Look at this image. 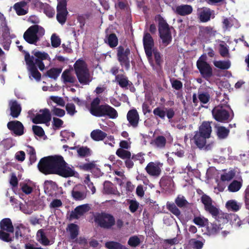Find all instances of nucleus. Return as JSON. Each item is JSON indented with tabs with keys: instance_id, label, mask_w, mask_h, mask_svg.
Masks as SVG:
<instances>
[{
	"instance_id": "obj_1",
	"label": "nucleus",
	"mask_w": 249,
	"mask_h": 249,
	"mask_svg": "<svg viewBox=\"0 0 249 249\" xmlns=\"http://www.w3.org/2000/svg\"><path fill=\"white\" fill-rule=\"evenodd\" d=\"M212 122L203 121L195 132L193 140L196 145L200 149L203 148L206 144V140L211 137L212 132Z\"/></svg>"
},
{
	"instance_id": "obj_2",
	"label": "nucleus",
	"mask_w": 249,
	"mask_h": 249,
	"mask_svg": "<svg viewBox=\"0 0 249 249\" xmlns=\"http://www.w3.org/2000/svg\"><path fill=\"white\" fill-rule=\"evenodd\" d=\"M60 155L49 156L41 158L37 164L38 170L44 175L54 174Z\"/></svg>"
},
{
	"instance_id": "obj_3",
	"label": "nucleus",
	"mask_w": 249,
	"mask_h": 249,
	"mask_svg": "<svg viewBox=\"0 0 249 249\" xmlns=\"http://www.w3.org/2000/svg\"><path fill=\"white\" fill-rule=\"evenodd\" d=\"M75 74L79 82L83 85H89L92 80L86 62L81 59L77 60L73 65Z\"/></svg>"
},
{
	"instance_id": "obj_4",
	"label": "nucleus",
	"mask_w": 249,
	"mask_h": 249,
	"mask_svg": "<svg viewBox=\"0 0 249 249\" xmlns=\"http://www.w3.org/2000/svg\"><path fill=\"white\" fill-rule=\"evenodd\" d=\"M200 199L206 212L218 221L224 223L226 221L225 213H222L218 208L213 204V200L209 196L203 194L201 196Z\"/></svg>"
},
{
	"instance_id": "obj_5",
	"label": "nucleus",
	"mask_w": 249,
	"mask_h": 249,
	"mask_svg": "<svg viewBox=\"0 0 249 249\" xmlns=\"http://www.w3.org/2000/svg\"><path fill=\"white\" fill-rule=\"evenodd\" d=\"M45 33L44 29L38 25H34L28 28L23 35V38L30 44L36 45Z\"/></svg>"
},
{
	"instance_id": "obj_6",
	"label": "nucleus",
	"mask_w": 249,
	"mask_h": 249,
	"mask_svg": "<svg viewBox=\"0 0 249 249\" xmlns=\"http://www.w3.org/2000/svg\"><path fill=\"white\" fill-rule=\"evenodd\" d=\"M226 107H230L229 106L220 104L213 107L212 111L213 118L218 122L226 123L230 122L233 117V113L231 116L230 112Z\"/></svg>"
},
{
	"instance_id": "obj_7",
	"label": "nucleus",
	"mask_w": 249,
	"mask_h": 249,
	"mask_svg": "<svg viewBox=\"0 0 249 249\" xmlns=\"http://www.w3.org/2000/svg\"><path fill=\"white\" fill-rule=\"evenodd\" d=\"M159 36L161 39L162 45L164 47L171 43L172 36L169 25L161 17L159 19Z\"/></svg>"
},
{
	"instance_id": "obj_8",
	"label": "nucleus",
	"mask_w": 249,
	"mask_h": 249,
	"mask_svg": "<svg viewBox=\"0 0 249 249\" xmlns=\"http://www.w3.org/2000/svg\"><path fill=\"white\" fill-rule=\"evenodd\" d=\"M94 221L100 227L105 229H110L115 224L114 217L105 212L98 213L94 217Z\"/></svg>"
},
{
	"instance_id": "obj_9",
	"label": "nucleus",
	"mask_w": 249,
	"mask_h": 249,
	"mask_svg": "<svg viewBox=\"0 0 249 249\" xmlns=\"http://www.w3.org/2000/svg\"><path fill=\"white\" fill-rule=\"evenodd\" d=\"M206 54H202L196 61V67L202 77L208 80L213 75V69L210 65L206 62Z\"/></svg>"
},
{
	"instance_id": "obj_10",
	"label": "nucleus",
	"mask_w": 249,
	"mask_h": 249,
	"mask_svg": "<svg viewBox=\"0 0 249 249\" xmlns=\"http://www.w3.org/2000/svg\"><path fill=\"white\" fill-rule=\"evenodd\" d=\"M75 173V171L69 167L63 157L60 156L54 174L64 178H69L74 176Z\"/></svg>"
},
{
	"instance_id": "obj_11",
	"label": "nucleus",
	"mask_w": 249,
	"mask_h": 249,
	"mask_svg": "<svg viewBox=\"0 0 249 249\" xmlns=\"http://www.w3.org/2000/svg\"><path fill=\"white\" fill-rule=\"evenodd\" d=\"M130 54V50L129 48L126 49L123 46L120 45L117 48V57L120 65L124 67L127 71L130 69V59L129 55Z\"/></svg>"
},
{
	"instance_id": "obj_12",
	"label": "nucleus",
	"mask_w": 249,
	"mask_h": 249,
	"mask_svg": "<svg viewBox=\"0 0 249 249\" xmlns=\"http://www.w3.org/2000/svg\"><path fill=\"white\" fill-rule=\"evenodd\" d=\"M147 59L153 70L157 73L160 72L162 69L163 60L161 53L157 49H154L150 59L149 58Z\"/></svg>"
},
{
	"instance_id": "obj_13",
	"label": "nucleus",
	"mask_w": 249,
	"mask_h": 249,
	"mask_svg": "<svg viewBox=\"0 0 249 249\" xmlns=\"http://www.w3.org/2000/svg\"><path fill=\"white\" fill-rule=\"evenodd\" d=\"M25 61L27 65L28 69L31 75L37 81H40L41 74L37 70L34 62V57L31 56L29 53H26L24 56Z\"/></svg>"
},
{
	"instance_id": "obj_14",
	"label": "nucleus",
	"mask_w": 249,
	"mask_h": 249,
	"mask_svg": "<svg viewBox=\"0 0 249 249\" xmlns=\"http://www.w3.org/2000/svg\"><path fill=\"white\" fill-rule=\"evenodd\" d=\"M101 99L96 97L91 101L89 108L90 113L96 117H103L105 104L100 105Z\"/></svg>"
},
{
	"instance_id": "obj_15",
	"label": "nucleus",
	"mask_w": 249,
	"mask_h": 249,
	"mask_svg": "<svg viewBox=\"0 0 249 249\" xmlns=\"http://www.w3.org/2000/svg\"><path fill=\"white\" fill-rule=\"evenodd\" d=\"M40 114H37L33 118L32 122L35 124H45L47 126L50 125V122L52 119V116L50 110L48 108H44L39 110Z\"/></svg>"
},
{
	"instance_id": "obj_16",
	"label": "nucleus",
	"mask_w": 249,
	"mask_h": 249,
	"mask_svg": "<svg viewBox=\"0 0 249 249\" xmlns=\"http://www.w3.org/2000/svg\"><path fill=\"white\" fill-rule=\"evenodd\" d=\"M143 45L147 58L150 59L154 50V42L151 35L148 33H144L142 38Z\"/></svg>"
},
{
	"instance_id": "obj_17",
	"label": "nucleus",
	"mask_w": 249,
	"mask_h": 249,
	"mask_svg": "<svg viewBox=\"0 0 249 249\" xmlns=\"http://www.w3.org/2000/svg\"><path fill=\"white\" fill-rule=\"evenodd\" d=\"M162 163L160 162H149L145 168L146 173L151 177H159L161 173V167Z\"/></svg>"
},
{
	"instance_id": "obj_18",
	"label": "nucleus",
	"mask_w": 249,
	"mask_h": 249,
	"mask_svg": "<svg viewBox=\"0 0 249 249\" xmlns=\"http://www.w3.org/2000/svg\"><path fill=\"white\" fill-rule=\"evenodd\" d=\"M36 57L34 59L35 65L36 64L40 71H43L45 69V65L43 62V60H48L51 61L49 55L45 52H41L40 51H33L32 53Z\"/></svg>"
},
{
	"instance_id": "obj_19",
	"label": "nucleus",
	"mask_w": 249,
	"mask_h": 249,
	"mask_svg": "<svg viewBox=\"0 0 249 249\" xmlns=\"http://www.w3.org/2000/svg\"><path fill=\"white\" fill-rule=\"evenodd\" d=\"M9 130L17 136H21L24 134V126L19 121L15 120L9 122L7 124Z\"/></svg>"
},
{
	"instance_id": "obj_20",
	"label": "nucleus",
	"mask_w": 249,
	"mask_h": 249,
	"mask_svg": "<svg viewBox=\"0 0 249 249\" xmlns=\"http://www.w3.org/2000/svg\"><path fill=\"white\" fill-rule=\"evenodd\" d=\"M126 118L130 126L134 128H136L138 126L140 116L136 109L129 110L127 113Z\"/></svg>"
},
{
	"instance_id": "obj_21",
	"label": "nucleus",
	"mask_w": 249,
	"mask_h": 249,
	"mask_svg": "<svg viewBox=\"0 0 249 249\" xmlns=\"http://www.w3.org/2000/svg\"><path fill=\"white\" fill-rule=\"evenodd\" d=\"M10 115L14 118H18L21 111V107L17 100H11L9 101Z\"/></svg>"
},
{
	"instance_id": "obj_22",
	"label": "nucleus",
	"mask_w": 249,
	"mask_h": 249,
	"mask_svg": "<svg viewBox=\"0 0 249 249\" xmlns=\"http://www.w3.org/2000/svg\"><path fill=\"white\" fill-rule=\"evenodd\" d=\"M197 11L198 17L201 22H207L210 20L213 11L210 8L203 7L202 8L198 9Z\"/></svg>"
},
{
	"instance_id": "obj_23",
	"label": "nucleus",
	"mask_w": 249,
	"mask_h": 249,
	"mask_svg": "<svg viewBox=\"0 0 249 249\" xmlns=\"http://www.w3.org/2000/svg\"><path fill=\"white\" fill-rule=\"evenodd\" d=\"M115 81L122 88H127L128 86L132 85L128 77L124 74H118L115 76Z\"/></svg>"
},
{
	"instance_id": "obj_24",
	"label": "nucleus",
	"mask_w": 249,
	"mask_h": 249,
	"mask_svg": "<svg viewBox=\"0 0 249 249\" xmlns=\"http://www.w3.org/2000/svg\"><path fill=\"white\" fill-rule=\"evenodd\" d=\"M193 12V7L190 5L182 4L176 7L175 12L177 14L185 16L191 14Z\"/></svg>"
},
{
	"instance_id": "obj_25",
	"label": "nucleus",
	"mask_w": 249,
	"mask_h": 249,
	"mask_svg": "<svg viewBox=\"0 0 249 249\" xmlns=\"http://www.w3.org/2000/svg\"><path fill=\"white\" fill-rule=\"evenodd\" d=\"M216 135L219 140L226 139L230 134V129L224 126H215Z\"/></svg>"
},
{
	"instance_id": "obj_26",
	"label": "nucleus",
	"mask_w": 249,
	"mask_h": 249,
	"mask_svg": "<svg viewBox=\"0 0 249 249\" xmlns=\"http://www.w3.org/2000/svg\"><path fill=\"white\" fill-rule=\"evenodd\" d=\"M118 116V113L117 110L109 105L105 104L103 117L114 119L117 118Z\"/></svg>"
},
{
	"instance_id": "obj_27",
	"label": "nucleus",
	"mask_w": 249,
	"mask_h": 249,
	"mask_svg": "<svg viewBox=\"0 0 249 249\" xmlns=\"http://www.w3.org/2000/svg\"><path fill=\"white\" fill-rule=\"evenodd\" d=\"M0 230L11 232L14 231V227L13 225L11 220L9 218H5L0 221Z\"/></svg>"
},
{
	"instance_id": "obj_28",
	"label": "nucleus",
	"mask_w": 249,
	"mask_h": 249,
	"mask_svg": "<svg viewBox=\"0 0 249 249\" xmlns=\"http://www.w3.org/2000/svg\"><path fill=\"white\" fill-rule=\"evenodd\" d=\"M36 240L43 246H47L50 244V241L47 237L44 232V230L42 229L37 231L36 233Z\"/></svg>"
},
{
	"instance_id": "obj_29",
	"label": "nucleus",
	"mask_w": 249,
	"mask_h": 249,
	"mask_svg": "<svg viewBox=\"0 0 249 249\" xmlns=\"http://www.w3.org/2000/svg\"><path fill=\"white\" fill-rule=\"evenodd\" d=\"M26 5L27 2L24 1H20L14 4L13 7L18 15L23 16L27 13L28 10L23 8Z\"/></svg>"
},
{
	"instance_id": "obj_30",
	"label": "nucleus",
	"mask_w": 249,
	"mask_h": 249,
	"mask_svg": "<svg viewBox=\"0 0 249 249\" xmlns=\"http://www.w3.org/2000/svg\"><path fill=\"white\" fill-rule=\"evenodd\" d=\"M63 82L66 83L74 84L76 80L73 75L71 74V70L66 69L62 73L61 75Z\"/></svg>"
},
{
	"instance_id": "obj_31",
	"label": "nucleus",
	"mask_w": 249,
	"mask_h": 249,
	"mask_svg": "<svg viewBox=\"0 0 249 249\" xmlns=\"http://www.w3.org/2000/svg\"><path fill=\"white\" fill-rule=\"evenodd\" d=\"M105 42L107 43L110 48H114L116 47L118 44V39L115 34L112 33L106 36V38L105 39Z\"/></svg>"
},
{
	"instance_id": "obj_32",
	"label": "nucleus",
	"mask_w": 249,
	"mask_h": 249,
	"mask_svg": "<svg viewBox=\"0 0 249 249\" xmlns=\"http://www.w3.org/2000/svg\"><path fill=\"white\" fill-rule=\"evenodd\" d=\"M107 136V134L100 129L93 130L90 133L91 138L95 141L103 140Z\"/></svg>"
},
{
	"instance_id": "obj_33",
	"label": "nucleus",
	"mask_w": 249,
	"mask_h": 249,
	"mask_svg": "<svg viewBox=\"0 0 249 249\" xmlns=\"http://www.w3.org/2000/svg\"><path fill=\"white\" fill-rule=\"evenodd\" d=\"M167 141L163 136H158L154 140L153 145L158 148L163 149L165 147Z\"/></svg>"
},
{
	"instance_id": "obj_34",
	"label": "nucleus",
	"mask_w": 249,
	"mask_h": 249,
	"mask_svg": "<svg viewBox=\"0 0 249 249\" xmlns=\"http://www.w3.org/2000/svg\"><path fill=\"white\" fill-rule=\"evenodd\" d=\"M61 68H53L47 71L45 75L51 79L56 80L62 72Z\"/></svg>"
},
{
	"instance_id": "obj_35",
	"label": "nucleus",
	"mask_w": 249,
	"mask_h": 249,
	"mask_svg": "<svg viewBox=\"0 0 249 249\" xmlns=\"http://www.w3.org/2000/svg\"><path fill=\"white\" fill-rule=\"evenodd\" d=\"M226 217H227L226 214H225ZM215 222H213L211 224L210 226H208V229H209L210 232L212 234H215L219 231L220 230L222 229L221 225L220 223L223 224L222 222L218 221L216 220ZM227 221V217H226V221L224 222L225 223Z\"/></svg>"
},
{
	"instance_id": "obj_36",
	"label": "nucleus",
	"mask_w": 249,
	"mask_h": 249,
	"mask_svg": "<svg viewBox=\"0 0 249 249\" xmlns=\"http://www.w3.org/2000/svg\"><path fill=\"white\" fill-rule=\"evenodd\" d=\"M77 155L80 158L90 156L91 154V149L87 146H79L77 150Z\"/></svg>"
},
{
	"instance_id": "obj_37",
	"label": "nucleus",
	"mask_w": 249,
	"mask_h": 249,
	"mask_svg": "<svg viewBox=\"0 0 249 249\" xmlns=\"http://www.w3.org/2000/svg\"><path fill=\"white\" fill-rule=\"evenodd\" d=\"M11 232L0 230V240L6 243L11 242L14 240V236L11 235Z\"/></svg>"
},
{
	"instance_id": "obj_38",
	"label": "nucleus",
	"mask_w": 249,
	"mask_h": 249,
	"mask_svg": "<svg viewBox=\"0 0 249 249\" xmlns=\"http://www.w3.org/2000/svg\"><path fill=\"white\" fill-rule=\"evenodd\" d=\"M68 228L71 239H74L77 238L79 234V227L78 225L74 223L70 224Z\"/></svg>"
},
{
	"instance_id": "obj_39",
	"label": "nucleus",
	"mask_w": 249,
	"mask_h": 249,
	"mask_svg": "<svg viewBox=\"0 0 249 249\" xmlns=\"http://www.w3.org/2000/svg\"><path fill=\"white\" fill-rule=\"evenodd\" d=\"M167 209L173 214L176 215L177 217H179L181 215V212L178 206L174 203H171L168 202L166 204Z\"/></svg>"
},
{
	"instance_id": "obj_40",
	"label": "nucleus",
	"mask_w": 249,
	"mask_h": 249,
	"mask_svg": "<svg viewBox=\"0 0 249 249\" xmlns=\"http://www.w3.org/2000/svg\"><path fill=\"white\" fill-rule=\"evenodd\" d=\"M213 64L216 68L221 70H228L231 67V63L229 60L228 61H215Z\"/></svg>"
},
{
	"instance_id": "obj_41",
	"label": "nucleus",
	"mask_w": 249,
	"mask_h": 249,
	"mask_svg": "<svg viewBox=\"0 0 249 249\" xmlns=\"http://www.w3.org/2000/svg\"><path fill=\"white\" fill-rule=\"evenodd\" d=\"M175 202V204L180 208L186 207L189 204L185 197L180 195H178L176 198Z\"/></svg>"
},
{
	"instance_id": "obj_42",
	"label": "nucleus",
	"mask_w": 249,
	"mask_h": 249,
	"mask_svg": "<svg viewBox=\"0 0 249 249\" xmlns=\"http://www.w3.org/2000/svg\"><path fill=\"white\" fill-rule=\"evenodd\" d=\"M116 154L120 158L125 160L127 159L130 158L131 156V152L128 150L119 148L116 152Z\"/></svg>"
},
{
	"instance_id": "obj_43",
	"label": "nucleus",
	"mask_w": 249,
	"mask_h": 249,
	"mask_svg": "<svg viewBox=\"0 0 249 249\" xmlns=\"http://www.w3.org/2000/svg\"><path fill=\"white\" fill-rule=\"evenodd\" d=\"M105 247L108 249H126L123 245L115 241H108L105 243Z\"/></svg>"
},
{
	"instance_id": "obj_44",
	"label": "nucleus",
	"mask_w": 249,
	"mask_h": 249,
	"mask_svg": "<svg viewBox=\"0 0 249 249\" xmlns=\"http://www.w3.org/2000/svg\"><path fill=\"white\" fill-rule=\"evenodd\" d=\"M226 207L228 210H231L233 212H237L240 208V205L234 200L228 201L226 204Z\"/></svg>"
},
{
	"instance_id": "obj_45",
	"label": "nucleus",
	"mask_w": 249,
	"mask_h": 249,
	"mask_svg": "<svg viewBox=\"0 0 249 249\" xmlns=\"http://www.w3.org/2000/svg\"><path fill=\"white\" fill-rule=\"evenodd\" d=\"M197 97L199 101L203 104L208 103L210 99V95L207 92L198 91Z\"/></svg>"
},
{
	"instance_id": "obj_46",
	"label": "nucleus",
	"mask_w": 249,
	"mask_h": 249,
	"mask_svg": "<svg viewBox=\"0 0 249 249\" xmlns=\"http://www.w3.org/2000/svg\"><path fill=\"white\" fill-rule=\"evenodd\" d=\"M235 176V172L233 170L229 171L227 172H225L221 175L220 179L222 181H229L231 180Z\"/></svg>"
},
{
	"instance_id": "obj_47",
	"label": "nucleus",
	"mask_w": 249,
	"mask_h": 249,
	"mask_svg": "<svg viewBox=\"0 0 249 249\" xmlns=\"http://www.w3.org/2000/svg\"><path fill=\"white\" fill-rule=\"evenodd\" d=\"M68 15V11L57 12L56 19L58 22L63 25L66 21Z\"/></svg>"
},
{
	"instance_id": "obj_48",
	"label": "nucleus",
	"mask_w": 249,
	"mask_h": 249,
	"mask_svg": "<svg viewBox=\"0 0 249 249\" xmlns=\"http://www.w3.org/2000/svg\"><path fill=\"white\" fill-rule=\"evenodd\" d=\"M242 186L240 182L233 180L228 186V190L231 192H235L240 190Z\"/></svg>"
},
{
	"instance_id": "obj_49",
	"label": "nucleus",
	"mask_w": 249,
	"mask_h": 249,
	"mask_svg": "<svg viewBox=\"0 0 249 249\" xmlns=\"http://www.w3.org/2000/svg\"><path fill=\"white\" fill-rule=\"evenodd\" d=\"M223 43L219 45V53L222 57H225L229 55V51L227 44L224 42Z\"/></svg>"
},
{
	"instance_id": "obj_50",
	"label": "nucleus",
	"mask_w": 249,
	"mask_h": 249,
	"mask_svg": "<svg viewBox=\"0 0 249 249\" xmlns=\"http://www.w3.org/2000/svg\"><path fill=\"white\" fill-rule=\"evenodd\" d=\"M71 195L76 200H82L86 197V194L85 193L74 190L71 192Z\"/></svg>"
},
{
	"instance_id": "obj_51",
	"label": "nucleus",
	"mask_w": 249,
	"mask_h": 249,
	"mask_svg": "<svg viewBox=\"0 0 249 249\" xmlns=\"http://www.w3.org/2000/svg\"><path fill=\"white\" fill-rule=\"evenodd\" d=\"M153 114L162 120H164L166 116V112L160 107H157L153 110Z\"/></svg>"
},
{
	"instance_id": "obj_52",
	"label": "nucleus",
	"mask_w": 249,
	"mask_h": 249,
	"mask_svg": "<svg viewBox=\"0 0 249 249\" xmlns=\"http://www.w3.org/2000/svg\"><path fill=\"white\" fill-rule=\"evenodd\" d=\"M207 221V219L201 216H195L193 220L195 224L200 227H204Z\"/></svg>"
},
{
	"instance_id": "obj_53",
	"label": "nucleus",
	"mask_w": 249,
	"mask_h": 249,
	"mask_svg": "<svg viewBox=\"0 0 249 249\" xmlns=\"http://www.w3.org/2000/svg\"><path fill=\"white\" fill-rule=\"evenodd\" d=\"M74 209L76 213L80 216L89 210V207L88 204H84L76 207Z\"/></svg>"
},
{
	"instance_id": "obj_54",
	"label": "nucleus",
	"mask_w": 249,
	"mask_h": 249,
	"mask_svg": "<svg viewBox=\"0 0 249 249\" xmlns=\"http://www.w3.org/2000/svg\"><path fill=\"white\" fill-rule=\"evenodd\" d=\"M213 32V29L210 26L206 27H200L199 35L200 36H204L205 35H212Z\"/></svg>"
},
{
	"instance_id": "obj_55",
	"label": "nucleus",
	"mask_w": 249,
	"mask_h": 249,
	"mask_svg": "<svg viewBox=\"0 0 249 249\" xmlns=\"http://www.w3.org/2000/svg\"><path fill=\"white\" fill-rule=\"evenodd\" d=\"M141 243L140 238L137 236L130 237L128 241V244L132 247H136Z\"/></svg>"
},
{
	"instance_id": "obj_56",
	"label": "nucleus",
	"mask_w": 249,
	"mask_h": 249,
	"mask_svg": "<svg viewBox=\"0 0 249 249\" xmlns=\"http://www.w3.org/2000/svg\"><path fill=\"white\" fill-rule=\"evenodd\" d=\"M129 204V209L132 213L137 211L139 207V203L136 200L130 199L128 200Z\"/></svg>"
},
{
	"instance_id": "obj_57",
	"label": "nucleus",
	"mask_w": 249,
	"mask_h": 249,
	"mask_svg": "<svg viewBox=\"0 0 249 249\" xmlns=\"http://www.w3.org/2000/svg\"><path fill=\"white\" fill-rule=\"evenodd\" d=\"M63 124L64 122L61 119L56 117L53 118L52 125L53 129L55 130L59 129L62 127Z\"/></svg>"
},
{
	"instance_id": "obj_58",
	"label": "nucleus",
	"mask_w": 249,
	"mask_h": 249,
	"mask_svg": "<svg viewBox=\"0 0 249 249\" xmlns=\"http://www.w3.org/2000/svg\"><path fill=\"white\" fill-rule=\"evenodd\" d=\"M32 129L35 135L38 137H41L45 134L43 129L40 126L33 125Z\"/></svg>"
},
{
	"instance_id": "obj_59",
	"label": "nucleus",
	"mask_w": 249,
	"mask_h": 249,
	"mask_svg": "<svg viewBox=\"0 0 249 249\" xmlns=\"http://www.w3.org/2000/svg\"><path fill=\"white\" fill-rule=\"evenodd\" d=\"M172 179L169 177H163L160 180V184L161 186L169 187L171 183Z\"/></svg>"
},
{
	"instance_id": "obj_60",
	"label": "nucleus",
	"mask_w": 249,
	"mask_h": 249,
	"mask_svg": "<svg viewBox=\"0 0 249 249\" xmlns=\"http://www.w3.org/2000/svg\"><path fill=\"white\" fill-rule=\"evenodd\" d=\"M56 11L57 12L68 11L66 0H61L58 2L56 7Z\"/></svg>"
},
{
	"instance_id": "obj_61",
	"label": "nucleus",
	"mask_w": 249,
	"mask_h": 249,
	"mask_svg": "<svg viewBox=\"0 0 249 249\" xmlns=\"http://www.w3.org/2000/svg\"><path fill=\"white\" fill-rule=\"evenodd\" d=\"M144 154L140 152L137 154H133L131 155L132 159L134 161L138 160L140 164H142L145 161V159L143 157Z\"/></svg>"
},
{
	"instance_id": "obj_62",
	"label": "nucleus",
	"mask_w": 249,
	"mask_h": 249,
	"mask_svg": "<svg viewBox=\"0 0 249 249\" xmlns=\"http://www.w3.org/2000/svg\"><path fill=\"white\" fill-rule=\"evenodd\" d=\"M61 43V40L55 34H53L51 36V44L53 47H58Z\"/></svg>"
},
{
	"instance_id": "obj_63",
	"label": "nucleus",
	"mask_w": 249,
	"mask_h": 249,
	"mask_svg": "<svg viewBox=\"0 0 249 249\" xmlns=\"http://www.w3.org/2000/svg\"><path fill=\"white\" fill-rule=\"evenodd\" d=\"M66 110L71 116H73L76 112L75 106L72 103H68L66 106Z\"/></svg>"
},
{
	"instance_id": "obj_64",
	"label": "nucleus",
	"mask_w": 249,
	"mask_h": 249,
	"mask_svg": "<svg viewBox=\"0 0 249 249\" xmlns=\"http://www.w3.org/2000/svg\"><path fill=\"white\" fill-rule=\"evenodd\" d=\"M52 112L53 115L59 117H62L65 114V111L64 109L56 107H54L52 109Z\"/></svg>"
}]
</instances>
